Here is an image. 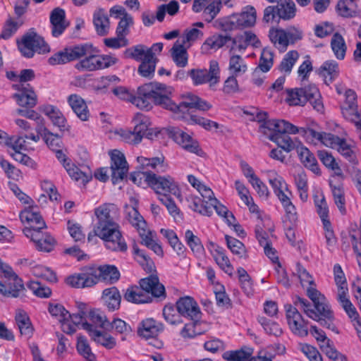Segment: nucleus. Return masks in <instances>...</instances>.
I'll return each mask as SVG.
<instances>
[{"mask_svg": "<svg viewBox=\"0 0 361 361\" xmlns=\"http://www.w3.org/2000/svg\"><path fill=\"white\" fill-rule=\"evenodd\" d=\"M252 354L251 348H242L235 351L226 352L223 355V357L227 361H245Z\"/></svg>", "mask_w": 361, "mask_h": 361, "instance_id": "0e129e2a", "label": "nucleus"}, {"mask_svg": "<svg viewBox=\"0 0 361 361\" xmlns=\"http://www.w3.org/2000/svg\"><path fill=\"white\" fill-rule=\"evenodd\" d=\"M102 299L110 310H118L121 305V295L115 286L106 288L102 292Z\"/></svg>", "mask_w": 361, "mask_h": 361, "instance_id": "72a5a7b5", "label": "nucleus"}, {"mask_svg": "<svg viewBox=\"0 0 361 361\" xmlns=\"http://www.w3.org/2000/svg\"><path fill=\"white\" fill-rule=\"evenodd\" d=\"M40 110L49 117L53 125L57 127L60 131H68L70 126L67 120L61 111L56 106L50 104L40 107Z\"/></svg>", "mask_w": 361, "mask_h": 361, "instance_id": "aec40b11", "label": "nucleus"}, {"mask_svg": "<svg viewBox=\"0 0 361 361\" xmlns=\"http://www.w3.org/2000/svg\"><path fill=\"white\" fill-rule=\"evenodd\" d=\"M158 59L156 56H149L140 61L137 68V73L144 78H152L154 75L156 65Z\"/></svg>", "mask_w": 361, "mask_h": 361, "instance_id": "37998d69", "label": "nucleus"}, {"mask_svg": "<svg viewBox=\"0 0 361 361\" xmlns=\"http://www.w3.org/2000/svg\"><path fill=\"white\" fill-rule=\"evenodd\" d=\"M145 180L159 195L171 194L179 198L180 190L178 183L170 176H159L154 173H145Z\"/></svg>", "mask_w": 361, "mask_h": 361, "instance_id": "423d86ee", "label": "nucleus"}, {"mask_svg": "<svg viewBox=\"0 0 361 361\" xmlns=\"http://www.w3.org/2000/svg\"><path fill=\"white\" fill-rule=\"evenodd\" d=\"M75 64V68L80 71H94L100 70V58L99 55L93 54V47L90 54Z\"/></svg>", "mask_w": 361, "mask_h": 361, "instance_id": "4c0bfd02", "label": "nucleus"}, {"mask_svg": "<svg viewBox=\"0 0 361 361\" xmlns=\"http://www.w3.org/2000/svg\"><path fill=\"white\" fill-rule=\"evenodd\" d=\"M203 37V32L197 27H190L185 30L180 42L190 47L191 44L197 39Z\"/></svg>", "mask_w": 361, "mask_h": 361, "instance_id": "69168bd1", "label": "nucleus"}, {"mask_svg": "<svg viewBox=\"0 0 361 361\" xmlns=\"http://www.w3.org/2000/svg\"><path fill=\"white\" fill-rule=\"evenodd\" d=\"M323 224L324 235L326 240L327 249L332 251L336 246L337 238L335 235L331 224L329 220H324Z\"/></svg>", "mask_w": 361, "mask_h": 361, "instance_id": "680f3d73", "label": "nucleus"}, {"mask_svg": "<svg viewBox=\"0 0 361 361\" xmlns=\"http://www.w3.org/2000/svg\"><path fill=\"white\" fill-rule=\"evenodd\" d=\"M97 217L93 235L90 233L87 239L97 236L104 241L106 249L114 252H124L128 246L118 224L120 212L118 207L112 203H104L94 209Z\"/></svg>", "mask_w": 361, "mask_h": 361, "instance_id": "7ed1b4c3", "label": "nucleus"}, {"mask_svg": "<svg viewBox=\"0 0 361 361\" xmlns=\"http://www.w3.org/2000/svg\"><path fill=\"white\" fill-rule=\"evenodd\" d=\"M172 89L166 85L157 83L145 84L139 87L136 94H133L132 104L140 109L149 110L152 103L170 111L177 118H184L185 115L192 109L207 111L211 105L196 95L188 94L183 99L176 103L171 98Z\"/></svg>", "mask_w": 361, "mask_h": 361, "instance_id": "f257e3e1", "label": "nucleus"}, {"mask_svg": "<svg viewBox=\"0 0 361 361\" xmlns=\"http://www.w3.org/2000/svg\"><path fill=\"white\" fill-rule=\"evenodd\" d=\"M294 306L291 305H285L286 319L291 331L300 337L307 336L308 330L307 324L305 323L298 309L300 308L293 303Z\"/></svg>", "mask_w": 361, "mask_h": 361, "instance_id": "ddd939ff", "label": "nucleus"}, {"mask_svg": "<svg viewBox=\"0 0 361 361\" xmlns=\"http://www.w3.org/2000/svg\"><path fill=\"white\" fill-rule=\"evenodd\" d=\"M163 329L162 324L150 318L142 322L138 328L137 334L140 336L149 339L157 336Z\"/></svg>", "mask_w": 361, "mask_h": 361, "instance_id": "b1692460", "label": "nucleus"}, {"mask_svg": "<svg viewBox=\"0 0 361 361\" xmlns=\"http://www.w3.org/2000/svg\"><path fill=\"white\" fill-rule=\"evenodd\" d=\"M330 186L336 205L341 214H345L346 211L345 199L343 185L341 184L336 185L330 183Z\"/></svg>", "mask_w": 361, "mask_h": 361, "instance_id": "864d4df0", "label": "nucleus"}, {"mask_svg": "<svg viewBox=\"0 0 361 361\" xmlns=\"http://www.w3.org/2000/svg\"><path fill=\"white\" fill-rule=\"evenodd\" d=\"M25 143L24 137H18L14 140V137H9L6 132L0 130V144L11 147L14 152L25 150Z\"/></svg>", "mask_w": 361, "mask_h": 361, "instance_id": "58836bf2", "label": "nucleus"}, {"mask_svg": "<svg viewBox=\"0 0 361 361\" xmlns=\"http://www.w3.org/2000/svg\"><path fill=\"white\" fill-rule=\"evenodd\" d=\"M94 269L97 271L98 282L102 281L107 283L113 284L118 281L120 278V273L114 265L94 266Z\"/></svg>", "mask_w": 361, "mask_h": 361, "instance_id": "cd10ccee", "label": "nucleus"}, {"mask_svg": "<svg viewBox=\"0 0 361 361\" xmlns=\"http://www.w3.org/2000/svg\"><path fill=\"white\" fill-rule=\"evenodd\" d=\"M132 122L134 124L133 130H128L123 134L127 142L130 143L138 144L144 137L152 140L159 134L158 131L150 128V119L143 114L137 113Z\"/></svg>", "mask_w": 361, "mask_h": 361, "instance_id": "39448f33", "label": "nucleus"}, {"mask_svg": "<svg viewBox=\"0 0 361 361\" xmlns=\"http://www.w3.org/2000/svg\"><path fill=\"white\" fill-rule=\"evenodd\" d=\"M140 286L147 295L151 293L156 298L165 297V288L159 283L157 276L151 275L140 281Z\"/></svg>", "mask_w": 361, "mask_h": 361, "instance_id": "5701e85b", "label": "nucleus"}, {"mask_svg": "<svg viewBox=\"0 0 361 361\" xmlns=\"http://www.w3.org/2000/svg\"><path fill=\"white\" fill-rule=\"evenodd\" d=\"M277 16L280 19L289 20L296 15V6L293 0H279L276 5Z\"/></svg>", "mask_w": 361, "mask_h": 361, "instance_id": "473e14b6", "label": "nucleus"}, {"mask_svg": "<svg viewBox=\"0 0 361 361\" xmlns=\"http://www.w3.org/2000/svg\"><path fill=\"white\" fill-rule=\"evenodd\" d=\"M193 84L199 85L209 82L211 87L219 82L220 69L216 61H211L209 69H192L188 72Z\"/></svg>", "mask_w": 361, "mask_h": 361, "instance_id": "1a4fd4ad", "label": "nucleus"}, {"mask_svg": "<svg viewBox=\"0 0 361 361\" xmlns=\"http://www.w3.org/2000/svg\"><path fill=\"white\" fill-rule=\"evenodd\" d=\"M299 58V54L297 51H289L284 56L279 65V71L281 72L289 74Z\"/></svg>", "mask_w": 361, "mask_h": 361, "instance_id": "4d7b16f0", "label": "nucleus"}, {"mask_svg": "<svg viewBox=\"0 0 361 361\" xmlns=\"http://www.w3.org/2000/svg\"><path fill=\"white\" fill-rule=\"evenodd\" d=\"M77 350L87 361H97L96 357L91 350V348L85 337L80 336L78 337L76 345Z\"/></svg>", "mask_w": 361, "mask_h": 361, "instance_id": "bf43d9fd", "label": "nucleus"}, {"mask_svg": "<svg viewBox=\"0 0 361 361\" xmlns=\"http://www.w3.org/2000/svg\"><path fill=\"white\" fill-rule=\"evenodd\" d=\"M18 47L23 56L33 57L35 52L44 54L49 51L48 44L44 39L33 31L25 34L20 40L17 41Z\"/></svg>", "mask_w": 361, "mask_h": 361, "instance_id": "0eeeda50", "label": "nucleus"}, {"mask_svg": "<svg viewBox=\"0 0 361 361\" xmlns=\"http://www.w3.org/2000/svg\"><path fill=\"white\" fill-rule=\"evenodd\" d=\"M23 233L34 243L38 251L50 252L56 245V239L50 233L43 231V229H23Z\"/></svg>", "mask_w": 361, "mask_h": 361, "instance_id": "9b49d317", "label": "nucleus"}, {"mask_svg": "<svg viewBox=\"0 0 361 361\" xmlns=\"http://www.w3.org/2000/svg\"><path fill=\"white\" fill-rule=\"evenodd\" d=\"M123 58L133 59L136 61H142L149 57L147 47L139 44L126 49L123 54Z\"/></svg>", "mask_w": 361, "mask_h": 361, "instance_id": "ea45409f", "label": "nucleus"}, {"mask_svg": "<svg viewBox=\"0 0 361 361\" xmlns=\"http://www.w3.org/2000/svg\"><path fill=\"white\" fill-rule=\"evenodd\" d=\"M294 304L299 307L307 317L318 322L323 327L336 331L334 314L326 303L325 298L312 305L306 299L296 297Z\"/></svg>", "mask_w": 361, "mask_h": 361, "instance_id": "20e7f679", "label": "nucleus"}, {"mask_svg": "<svg viewBox=\"0 0 361 361\" xmlns=\"http://www.w3.org/2000/svg\"><path fill=\"white\" fill-rule=\"evenodd\" d=\"M176 306L180 316L189 317L191 320L200 319L201 317L200 309L192 297L185 296L179 298Z\"/></svg>", "mask_w": 361, "mask_h": 361, "instance_id": "dca6fc26", "label": "nucleus"}, {"mask_svg": "<svg viewBox=\"0 0 361 361\" xmlns=\"http://www.w3.org/2000/svg\"><path fill=\"white\" fill-rule=\"evenodd\" d=\"M319 73L324 78L325 83L329 85L338 76V63L334 60L325 61L319 68Z\"/></svg>", "mask_w": 361, "mask_h": 361, "instance_id": "c9c22d12", "label": "nucleus"}, {"mask_svg": "<svg viewBox=\"0 0 361 361\" xmlns=\"http://www.w3.org/2000/svg\"><path fill=\"white\" fill-rule=\"evenodd\" d=\"M273 66V53L267 49H263L259 59V65L255 68L253 75L255 76L260 71L267 73Z\"/></svg>", "mask_w": 361, "mask_h": 361, "instance_id": "603ef678", "label": "nucleus"}, {"mask_svg": "<svg viewBox=\"0 0 361 361\" xmlns=\"http://www.w3.org/2000/svg\"><path fill=\"white\" fill-rule=\"evenodd\" d=\"M49 312L53 316L58 319L61 324L63 331L67 334H72L75 332V326L71 325L69 317L71 314L65 307L60 304H50Z\"/></svg>", "mask_w": 361, "mask_h": 361, "instance_id": "6ab92c4d", "label": "nucleus"}, {"mask_svg": "<svg viewBox=\"0 0 361 361\" xmlns=\"http://www.w3.org/2000/svg\"><path fill=\"white\" fill-rule=\"evenodd\" d=\"M164 319L171 325H176L182 323L181 316L172 305H166L163 309Z\"/></svg>", "mask_w": 361, "mask_h": 361, "instance_id": "338daca9", "label": "nucleus"}, {"mask_svg": "<svg viewBox=\"0 0 361 361\" xmlns=\"http://www.w3.org/2000/svg\"><path fill=\"white\" fill-rule=\"evenodd\" d=\"M132 200L134 202L133 204L125 206L126 218L137 231H139L144 227H147V225L137 210V202L134 199H132Z\"/></svg>", "mask_w": 361, "mask_h": 361, "instance_id": "c85d7f7f", "label": "nucleus"}, {"mask_svg": "<svg viewBox=\"0 0 361 361\" xmlns=\"http://www.w3.org/2000/svg\"><path fill=\"white\" fill-rule=\"evenodd\" d=\"M228 71L235 76L243 75L247 71V66L240 55L231 54L229 59Z\"/></svg>", "mask_w": 361, "mask_h": 361, "instance_id": "a19ab883", "label": "nucleus"}, {"mask_svg": "<svg viewBox=\"0 0 361 361\" xmlns=\"http://www.w3.org/2000/svg\"><path fill=\"white\" fill-rule=\"evenodd\" d=\"M213 257L219 267L229 275L233 274V268L228 257L224 252L223 250L218 247L215 250Z\"/></svg>", "mask_w": 361, "mask_h": 361, "instance_id": "5fc2aeb1", "label": "nucleus"}, {"mask_svg": "<svg viewBox=\"0 0 361 361\" xmlns=\"http://www.w3.org/2000/svg\"><path fill=\"white\" fill-rule=\"evenodd\" d=\"M203 332L204 331L200 328L199 319H196L185 324L180 334L184 338H192L196 336L202 334Z\"/></svg>", "mask_w": 361, "mask_h": 361, "instance_id": "13d9d810", "label": "nucleus"}, {"mask_svg": "<svg viewBox=\"0 0 361 361\" xmlns=\"http://www.w3.org/2000/svg\"><path fill=\"white\" fill-rule=\"evenodd\" d=\"M93 24L99 35L105 36L109 34L110 21L104 8H98L94 11L93 13Z\"/></svg>", "mask_w": 361, "mask_h": 361, "instance_id": "a878e982", "label": "nucleus"}, {"mask_svg": "<svg viewBox=\"0 0 361 361\" xmlns=\"http://www.w3.org/2000/svg\"><path fill=\"white\" fill-rule=\"evenodd\" d=\"M188 201L189 207L193 211L208 216L212 214L210 206L204 205L200 197L191 196Z\"/></svg>", "mask_w": 361, "mask_h": 361, "instance_id": "774afa93", "label": "nucleus"}, {"mask_svg": "<svg viewBox=\"0 0 361 361\" xmlns=\"http://www.w3.org/2000/svg\"><path fill=\"white\" fill-rule=\"evenodd\" d=\"M85 330L89 333L92 340L105 348L111 349L116 345V341L113 336L107 334H103L97 329L90 328L87 324H85Z\"/></svg>", "mask_w": 361, "mask_h": 361, "instance_id": "2f4dec72", "label": "nucleus"}, {"mask_svg": "<svg viewBox=\"0 0 361 361\" xmlns=\"http://www.w3.org/2000/svg\"><path fill=\"white\" fill-rule=\"evenodd\" d=\"M232 46L230 51L237 49L244 51L249 46L257 48L261 46V42L257 35L252 31H245L242 34L231 37Z\"/></svg>", "mask_w": 361, "mask_h": 361, "instance_id": "f3484780", "label": "nucleus"}, {"mask_svg": "<svg viewBox=\"0 0 361 361\" xmlns=\"http://www.w3.org/2000/svg\"><path fill=\"white\" fill-rule=\"evenodd\" d=\"M269 37L271 42L280 51L286 50L288 46V39L284 30L272 29L269 31Z\"/></svg>", "mask_w": 361, "mask_h": 361, "instance_id": "79ce46f5", "label": "nucleus"}, {"mask_svg": "<svg viewBox=\"0 0 361 361\" xmlns=\"http://www.w3.org/2000/svg\"><path fill=\"white\" fill-rule=\"evenodd\" d=\"M66 283L71 287L76 288L94 286L98 283V278L94 266L83 267L80 272L67 277Z\"/></svg>", "mask_w": 361, "mask_h": 361, "instance_id": "9d476101", "label": "nucleus"}, {"mask_svg": "<svg viewBox=\"0 0 361 361\" xmlns=\"http://www.w3.org/2000/svg\"><path fill=\"white\" fill-rule=\"evenodd\" d=\"M92 48V45L89 44L71 46L52 55L48 62L52 66L64 64L87 56L90 54Z\"/></svg>", "mask_w": 361, "mask_h": 361, "instance_id": "6e6552de", "label": "nucleus"}, {"mask_svg": "<svg viewBox=\"0 0 361 361\" xmlns=\"http://www.w3.org/2000/svg\"><path fill=\"white\" fill-rule=\"evenodd\" d=\"M258 321L267 334L278 337L283 334L282 329L276 322L268 319L264 317H259Z\"/></svg>", "mask_w": 361, "mask_h": 361, "instance_id": "e2e57ef3", "label": "nucleus"}, {"mask_svg": "<svg viewBox=\"0 0 361 361\" xmlns=\"http://www.w3.org/2000/svg\"><path fill=\"white\" fill-rule=\"evenodd\" d=\"M304 97H306L305 103L309 102L313 108L317 111H322L324 105L321 99V95L319 89L314 85H310L301 88Z\"/></svg>", "mask_w": 361, "mask_h": 361, "instance_id": "c756f323", "label": "nucleus"}, {"mask_svg": "<svg viewBox=\"0 0 361 361\" xmlns=\"http://www.w3.org/2000/svg\"><path fill=\"white\" fill-rule=\"evenodd\" d=\"M16 322L21 335L30 338L33 333V327L27 314L20 311L16 316Z\"/></svg>", "mask_w": 361, "mask_h": 361, "instance_id": "c03bdc74", "label": "nucleus"}, {"mask_svg": "<svg viewBox=\"0 0 361 361\" xmlns=\"http://www.w3.org/2000/svg\"><path fill=\"white\" fill-rule=\"evenodd\" d=\"M13 97L17 103L23 107L32 108L37 104V95L28 84L26 86L22 85L19 92Z\"/></svg>", "mask_w": 361, "mask_h": 361, "instance_id": "393cba45", "label": "nucleus"}, {"mask_svg": "<svg viewBox=\"0 0 361 361\" xmlns=\"http://www.w3.org/2000/svg\"><path fill=\"white\" fill-rule=\"evenodd\" d=\"M331 47L335 56L338 59H343L345 56L347 47L343 37L338 33H335L331 41Z\"/></svg>", "mask_w": 361, "mask_h": 361, "instance_id": "09e8293b", "label": "nucleus"}, {"mask_svg": "<svg viewBox=\"0 0 361 361\" xmlns=\"http://www.w3.org/2000/svg\"><path fill=\"white\" fill-rule=\"evenodd\" d=\"M259 131L286 152L295 149L303 165L314 173L320 174V169L314 154L299 140H293L288 135L302 134V128H298L284 120H268L260 125Z\"/></svg>", "mask_w": 361, "mask_h": 361, "instance_id": "f03ea898", "label": "nucleus"}, {"mask_svg": "<svg viewBox=\"0 0 361 361\" xmlns=\"http://www.w3.org/2000/svg\"><path fill=\"white\" fill-rule=\"evenodd\" d=\"M86 320L92 325V328L97 327L109 329V322L106 317L99 310H90L87 314Z\"/></svg>", "mask_w": 361, "mask_h": 361, "instance_id": "8fccbe9b", "label": "nucleus"}, {"mask_svg": "<svg viewBox=\"0 0 361 361\" xmlns=\"http://www.w3.org/2000/svg\"><path fill=\"white\" fill-rule=\"evenodd\" d=\"M257 19V11L252 6H247L238 13L231 16L227 23L230 29L250 27L255 25Z\"/></svg>", "mask_w": 361, "mask_h": 361, "instance_id": "f8f14e48", "label": "nucleus"}, {"mask_svg": "<svg viewBox=\"0 0 361 361\" xmlns=\"http://www.w3.org/2000/svg\"><path fill=\"white\" fill-rule=\"evenodd\" d=\"M187 46L178 39L171 49V57L178 67L183 68L188 64Z\"/></svg>", "mask_w": 361, "mask_h": 361, "instance_id": "f704fd0d", "label": "nucleus"}, {"mask_svg": "<svg viewBox=\"0 0 361 361\" xmlns=\"http://www.w3.org/2000/svg\"><path fill=\"white\" fill-rule=\"evenodd\" d=\"M135 259L147 272H152L154 269V264L146 253L140 250L136 245L133 246Z\"/></svg>", "mask_w": 361, "mask_h": 361, "instance_id": "6e6d98bb", "label": "nucleus"}, {"mask_svg": "<svg viewBox=\"0 0 361 361\" xmlns=\"http://www.w3.org/2000/svg\"><path fill=\"white\" fill-rule=\"evenodd\" d=\"M337 10L340 16L352 18L358 13L357 5L354 0H341L337 4Z\"/></svg>", "mask_w": 361, "mask_h": 361, "instance_id": "3c124183", "label": "nucleus"}, {"mask_svg": "<svg viewBox=\"0 0 361 361\" xmlns=\"http://www.w3.org/2000/svg\"><path fill=\"white\" fill-rule=\"evenodd\" d=\"M35 130L51 150H56L61 148V144L62 142L61 137L49 131L44 124L36 126Z\"/></svg>", "mask_w": 361, "mask_h": 361, "instance_id": "7c9ffc66", "label": "nucleus"}, {"mask_svg": "<svg viewBox=\"0 0 361 361\" xmlns=\"http://www.w3.org/2000/svg\"><path fill=\"white\" fill-rule=\"evenodd\" d=\"M50 23L52 35L55 37L61 35L68 26L65 11L59 7L53 9L50 13Z\"/></svg>", "mask_w": 361, "mask_h": 361, "instance_id": "412c9836", "label": "nucleus"}, {"mask_svg": "<svg viewBox=\"0 0 361 361\" xmlns=\"http://www.w3.org/2000/svg\"><path fill=\"white\" fill-rule=\"evenodd\" d=\"M334 274L335 283L338 288V295H341L342 291H343L344 293H348L346 279L339 264H336L334 265Z\"/></svg>", "mask_w": 361, "mask_h": 361, "instance_id": "052dcab7", "label": "nucleus"}, {"mask_svg": "<svg viewBox=\"0 0 361 361\" xmlns=\"http://www.w3.org/2000/svg\"><path fill=\"white\" fill-rule=\"evenodd\" d=\"M111 180L114 184L121 180L126 176L128 171V166L125 156L118 150H113L110 153Z\"/></svg>", "mask_w": 361, "mask_h": 361, "instance_id": "4468645a", "label": "nucleus"}, {"mask_svg": "<svg viewBox=\"0 0 361 361\" xmlns=\"http://www.w3.org/2000/svg\"><path fill=\"white\" fill-rule=\"evenodd\" d=\"M302 133L307 139H315L321 142L324 145L331 148L336 149L343 139L332 133L317 132L311 128L305 129L302 128Z\"/></svg>", "mask_w": 361, "mask_h": 361, "instance_id": "a211bd4d", "label": "nucleus"}, {"mask_svg": "<svg viewBox=\"0 0 361 361\" xmlns=\"http://www.w3.org/2000/svg\"><path fill=\"white\" fill-rule=\"evenodd\" d=\"M185 241L195 255L200 256L203 254L204 249L202 242L192 231L187 230L185 232Z\"/></svg>", "mask_w": 361, "mask_h": 361, "instance_id": "de8ad7c7", "label": "nucleus"}, {"mask_svg": "<svg viewBox=\"0 0 361 361\" xmlns=\"http://www.w3.org/2000/svg\"><path fill=\"white\" fill-rule=\"evenodd\" d=\"M68 103L78 118L86 121L90 117V112L85 100L79 95L73 94L68 97Z\"/></svg>", "mask_w": 361, "mask_h": 361, "instance_id": "bb28decb", "label": "nucleus"}, {"mask_svg": "<svg viewBox=\"0 0 361 361\" xmlns=\"http://www.w3.org/2000/svg\"><path fill=\"white\" fill-rule=\"evenodd\" d=\"M336 149L350 163L357 164L356 148L354 145L348 144L345 139H342Z\"/></svg>", "mask_w": 361, "mask_h": 361, "instance_id": "a18cd8bd", "label": "nucleus"}, {"mask_svg": "<svg viewBox=\"0 0 361 361\" xmlns=\"http://www.w3.org/2000/svg\"><path fill=\"white\" fill-rule=\"evenodd\" d=\"M20 219L22 222H27L30 224V227L25 229L40 230L46 228L45 222L35 207H29L21 212Z\"/></svg>", "mask_w": 361, "mask_h": 361, "instance_id": "4be33fe9", "label": "nucleus"}, {"mask_svg": "<svg viewBox=\"0 0 361 361\" xmlns=\"http://www.w3.org/2000/svg\"><path fill=\"white\" fill-rule=\"evenodd\" d=\"M348 294L342 291L341 295H337V300L352 321L356 322L360 319L359 314L349 300Z\"/></svg>", "mask_w": 361, "mask_h": 361, "instance_id": "49530a36", "label": "nucleus"}, {"mask_svg": "<svg viewBox=\"0 0 361 361\" xmlns=\"http://www.w3.org/2000/svg\"><path fill=\"white\" fill-rule=\"evenodd\" d=\"M124 299L133 303H147L151 301V298L145 293L141 286H132L127 288Z\"/></svg>", "mask_w": 361, "mask_h": 361, "instance_id": "e433bc0d", "label": "nucleus"}, {"mask_svg": "<svg viewBox=\"0 0 361 361\" xmlns=\"http://www.w3.org/2000/svg\"><path fill=\"white\" fill-rule=\"evenodd\" d=\"M167 132L169 136L183 149L192 153L197 152L199 147L198 142L188 133L174 126L169 127Z\"/></svg>", "mask_w": 361, "mask_h": 361, "instance_id": "2eb2a0df", "label": "nucleus"}]
</instances>
